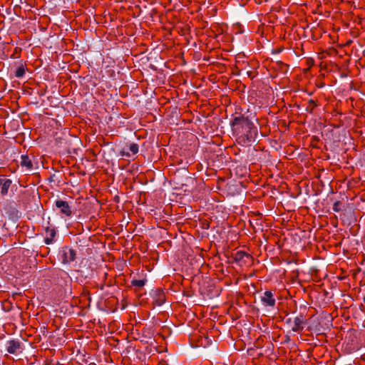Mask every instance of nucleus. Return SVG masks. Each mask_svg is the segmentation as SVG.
I'll return each instance as SVG.
<instances>
[{
  "label": "nucleus",
  "instance_id": "9",
  "mask_svg": "<svg viewBox=\"0 0 365 365\" xmlns=\"http://www.w3.org/2000/svg\"><path fill=\"white\" fill-rule=\"evenodd\" d=\"M294 324L292 327V330L294 332L302 331L304 329L303 325L305 324L306 320L302 314L296 317L294 319Z\"/></svg>",
  "mask_w": 365,
  "mask_h": 365
},
{
  "label": "nucleus",
  "instance_id": "7",
  "mask_svg": "<svg viewBox=\"0 0 365 365\" xmlns=\"http://www.w3.org/2000/svg\"><path fill=\"white\" fill-rule=\"evenodd\" d=\"M44 230L46 234V236L44 239V242L46 245H50L53 242V240L56 235V227H51L50 222H47V226L44 227Z\"/></svg>",
  "mask_w": 365,
  "mask_h": 365
},
{
  "label": "nucleus",
  "instance_id": "3",
  "mask_svg": "<svg viewBox=\"0 0 365 365\" xmlns=\"http://www.w3.org/2000/svg\"><path fill=\"white\" fill-rule=\"evenodd\" d=\"M260 299L263 305L266 307L273 308L276 304V299L271 291H265L260 297Z\"/></svg>",
  "mask_w": 365,
  "mask_h": 365
},
{
  "label": "nucleus",
  "instance_id": "4",
  "mask_svg": "<svg viewBox=\"0 0 365 365\" xmlns=\"http://www.w3.org/2000/svg\"><path fill=\"white\" fill-rule=\"evenodd\" d=\"M153 303L157 306H161L166 300V297L164 291L162 289L158 288L153 290L151 293Z\"/></svg>",
  "mask_w": 365,
  "mask_h": 365
},
{
  "label": "nucleus",
  "instance_id": "2",
  "mask_svg": "<svg viewBox=\"0 0 365 365\" xmlns=\"http://www.w3.org/2000/svg\"><path fill=\"white\" fill-rule=\"evenodd\" d=\"M76 251L68 247H64L61 250V260L63 264H68L76 259Z\"/></svg>",
  "mask_w": 365,
  "mask_h": 365
},
{
  "label": "nucleus",
  "instance_id": "21",
  "mask_svg": "<svg viewBox=\"0 0 365 365\" xmlns=\"http://www.w3.org/2000/svg\"><path fill=\"white\" fill-rule=\"evenodd\" d=\"M363 302H364V303L365 304V295H364V297H363Z\"/></svg>",
  "mask_w": 365,
  "mask_h": 365
},
{
  "label": "nucleus",
  "instance_id": "13",
  "mask_svg": "<svg viewBox=\"0 0 365 365\" xmlns=\"http://www.w3.org/2000/svg\"><path fill=\"white\" fill-rule=\"evenodd\" d=\"M317 106V104L315 103V101L312 99H310L307 102V105L305 108V110L307 112L309 113H312L314 108Z\"/></svg>",
  "mask_w": 365,
  "mask_h": 365
},
{
  "label": "nucleus",
  "instance_id": "6",
  "mask_svg": "<svg viewBox=\"0 0 365 365\" xmlns=\"http://www.w3.org/2000/svg\"><path fill=\"white\" fill-rule=\"evenodd\" d=\"M21 343L18 340H9L6 342V351L11 354L21 352Z\"/></svg>",
  "mask_w": 365,
  "mask_h": 365
},
{
  "label": "nucleus",
  "instance_id": "5",
  "mask_svg": "<svg viewBox=\"0 0 365 365\" xmlns=\"http://www.w3.org/2000/svg\"><path fill=\"white\" fill-rule=\"evenodd\" d=\"M56 207L60 209L61 215L66 217H71L72 215L71 207L68 205V202L62 200H57L55 202Z\"/></svg>",
  "mask_w": 365,
  "mask_h": 365
},
{
  "label": "nucleus",
  "instance_id": "8",
  "mask_svg": "<svg viewBox=\"0 0 365 365\" xmlns=\"http://www.w3.org/2000/svg\"><path fill=\"white\" fill-rule=\"evenodd\" d=\"M234 259L236 262L245 264L252 260V257L245 251H237L235 254Z\"/></svg>",
  "mask_w": 365,
  "mask_h": 365
},
{
  "label": "nucleus",
  "instance_id": "19",
  "mask_svg": "<svg viewBox=\"0 0 365 365\" xmlns=\"http://www.w3.org/2000/svg\"><path fill=\"white\" fill-rule=\"evenodd\" d=\"M247 73L249 77H250L251 78H253V76H252V71H247Z\"/></svg>",
  "mask_w": 365,
  "mask_h": 365
},
{
  "label": "nucleus",
  "instance_id": "15",
  "mask_svg": "<svg viewBox=\"0 0 365 365\" xmlns=\"http://www.w3.org/2000/svg\"><path fill=\"white\" fill-rule=\"evenodd\" d=\"M129 150L133 154H136L138 152V145L136 143H131L129 145Z\"/></svg>",
  "mask_w": 365,
  "mask_h": 365
},
{
  "label": "nucleus",
  "instance_id": "1",
  "mask_svg": "<svg viewBox=\"0 0 365 365\" xmlns=\"http://www.w3.org/2000/svg\"><path fill=\"white\" fill-rule=\"evenodd\" d=\"M232 134L241 145H250L256 140L258 130L254 123L242 114L235 115L230 121Z\"/></svg>",
  "mask_w": 365,
  "mask_h": 365
},
{
  "label": "nucleus",
  "instance_id": "14",
  "mask_svg": "<svg viewBox=\"0 0 365 365\" xmlns=\"http://www.w3.org/2000/svg\"><path fill=\"white\" fill-rule=\"evenodd\" d=\"M25 74V68L23 65L19 66L15 71V76L17 78H21Z\"/></svg>",
  "mask_w": 365,
  "mask_h": 365
},
{
  "label": "nucleus",
  "instance_id": "12",
  "mask_svg": "<svg viewBox=\"0 0 365 365\" xmlns=\"http://www.w3.org/2000/svg\"><path fill=\"white\" fill-rule=\"evenodd\" d=\"M147 280L145 279H133L130 282V285L129 287H135L136 288H140L143 287L145 284Z\"/></svg>",
  "mask_w": 365,
  "mask_h": 365
},
{
  "label": "nucleus",
  "instance_id": "11",
  "mask_svg": "<svg viewBox=\"0 0 365 365\" xmlns=\"http://www.w3.org/2000/svg\"><path fill=\"white\" fill-rule=\"evenodd\" d=\"M11 183L12 181L10 179H6L5 182H4L1 188V194L2 196H5L8 194V191L11 187Z\"/></svg>",
  "mask_w": 365,
  "mask_h": 365
},
{
  "label": "nucleus",
  "instance_id": "10",
  "mask_svg": "<svg viewBox=\"0 0 365 365\" xmlns=\"http://www.w3.org/2000/svg\"><path fill=\"white\" fill-rule=\"evenodd\" d=\"M21 165L25 167L27 170H31L34 168L33 163L27 155H23L21 158Z\"/></svg>",
  "mask_w": 365,
  "mask_h": 365
},
{
  "label": "nucleus",
  "instance_id": "20",
  "mask_svg": "<svg viewBox=\"0 0 365 365\" xmlns=\"http://www.w3.org/2000/svg\"><path fill=\"white\" fill-rule=\"evenodd\" d=\"M280 64L282 65V68L283 67H284V68H287V66H288L287 64H284V63H282V62L280 63Z\"/></svg>",
  "mask_w": 365,
  "mask_h": 365
},
{
  "label": "nucleus",
  "instance_id": "16",
  "mask_svg": "<svg viewBox=\"0 0 365 365\" xmlns=\"http://www.w3.org/2000/svg\"><path fill=\"white\" fill-rule=\"evenodd\" d=\"M342 203L340 201H336L333 205V210L334 212H339L342 210Z\"/></svg>",
  "mask_w": 365,
  "mask_h": 365
},
{
  "label": "nucleus",
  "instance_id": "18",
  "mask_svg": "<svg viewBox=\"0 0 365 365\" xmlns=\"http://www.w3.org/2000/svg\"><path fill=\"white\" fill-rule=\"evenodd\" d=\"M6 180V179L0 178V187L2 186V185L4 184V182H5Z\"/></svg>",
  "mask_w": 365,
  "mask_h": 365
},
{
  "label": "nucleus",
  "instance_id": "17",
  "mask_svg": "<svg viewBox=\"0 0 365 365\" xmlns=\"http://www.w3.org/2000/svg\"><path fill=\"white\" fill-rule=\"evenodd\" d=\"M121 155H122L123 156H130L129 153H128V152H125V151H123V152H122V153H121Z\"/></svg>",
  "mask_w": 365,
  "mask_h": 365
}]
</instances>
